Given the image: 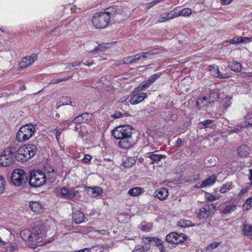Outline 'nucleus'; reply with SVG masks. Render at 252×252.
I'll use <instances>...</instances> for the list:
<instances>
[{
  "label": "nucleus",
  "instance_id": "obj_1",
  "mask_svg": "<svg viewBox=\"0 0 252 252\" xmlns=\"http://www.w3.org/2000/svg\"><path fill=\"white\" fill-rule=\"evenodd\" d=\"M132 127L129 125L116 127L112 131L115 139H119L118 146L121 149H127L132 146Z\"/></svg>",
  "mask_w": 252,
  "mask_h": 252
},
{
  "label": "nucleus",
  "instance_id": "obj_2",
  "mask_svg": "<svg viewBox=\"0 0 252 252\" xmlns=\"http://www.w3.org/2000/svg\"><path fill=\"white\" fill-rule=\"evenodd\" d=\"M17 160L16 149L9 146L6 148L0 155V166L6 167L14 164Z\"/></svg>",
  "mask_w": 252,
  "mask_h": 252
},
{
  "label": "nucleus",
  "instance_id": "obj_3",
  "mask_svg": "<svg viewBox=\"0 0 252 252\" xmlns=\"http://www.w3.org/2000/svg\"><path fill=\"white\" fill-rule=\"evenodd\" d=\"M108 9L104 12L94 13L92 18L93 25L97 29L106 27L110 22V13Z\"/></svg>",
  "mask_w": 252,
  "mask_h": 252
},
{
  "label": "nucleus",
  "instance_id": "obj_4",
  "mask_svg": "<svg viewBox=\"0 0 252 252\" xmlns=\"http://www.w3.org/2000/svg\"><path fill=\"white\" fill-rule=\"evenodd\" d=\"M41 234L42 230L41 229L36 230L35 227L33 228L32 233L29 229H25L20 232L21 237L23 240L28 241L29 244L33 245L40 242Z\"/></svg>",
  "mask_w": 252,
  "mask_h": 252
},
{
  "label": "nucleus",
  "instance_id": "obj_5",
  "mask_svg": "<svg viewBox=\"0 0 252 252\" xmlns=\"http://www.w3.org/2000/svg\"><path fill=\"white\" fill-rule=\"evenodd\" d=\"M35 133V127L33 125L27 124L22 127L16 134V139L19 142H25L30 139Z\"/></svg>",
  "mask_w": 252,
  "mask_h": 252
},
{
  "label": "nucleus",
  "instance_id": "obj_6",
  "mask_svg": "<svg viewBox=\"0 0 252 252\" xmlns=\"http://www.w3.org/2000/svg\"><path fill=\"white\" fill-rule=\"evenodd\" d=\"M46 181L45 174L39 170L31 172L29 178V184L33 187H39L43 185Z\"/></svg>",
  "mask_w": 252,
  "mask_h": 252
},
{
  "label": "nucleus",
  "instance_id": "obj_7",
  "mask_svg": "<svg viewBox=\"0 0 252 252\" xmlns=\"http://www.w3.org/2000/svg\"><path fill=\"white\" fill-rule=\"evenodd\" d=\"M11 183L15 186H23L28 181L26 172L22 169H14L11 175Z\"/></svg>",
  "mask_w": 252,
  "mask_h": 252
},
{
  "label": "nucleus",
  "instance_id": "obj_8",
  "mask_svg": "<svg viewBox=\"0 0 252 252\" xmlns=\"http://www.w3.org/2000/svg\"><path fill=\"white\" fill-rule=\"evenodd\" d=\"M161 75V72H158L151 75L147 80L142 82L135 87L134 89V93H142V91L149 88Z\"/></svg>",
  "mask_w": 252,
  "mask_h": 252
},
{
  "label": "nucleus",
  "instance_id": "obj_9",
  "mask_svg": "<svg viewBox=\"0 0 252 252\" xmlns=\"http://www.w3.org/2000/svg\"><path fill=\"white\" fill-rule=\"evenodd\" d=\"M187 239V236L184 233H178L177 232H172L167 234L165 240L173 244L178 245L184 242Z\"/></svg>",
  "mask_w": 252,
  "mask_h": 252
},
{
  "label": "nucleus",
  "instance_id": "obj_10",
  "mask_svg": "<svg viewBox=\"0 0 252 252\" xmlns=\"http://www.w3.org/2000/svg\"><path fill=\"white\" fill-rule=\"evenodd\" d=\"M148 94L146 93H134V90L132 92L131 96L129 99V102L131 104L135 105L143 101L145 99L148 97Z\"/></svg>",
  "mask_w": 252,
  "mask_h": 252
},
{
  "label": "nucleus",
  "instance_id": "obj_11",
  "mask_svg": "<svg viewBox=\"0 0 252 252\" xmlns=\"http://www.w3.org/2000/svg\"><path fill=\"white\" fill-rule=\"evenodd\" d=\"M214 208L215 207L213 205H211V206L206 205L203 207H201L197 214V217L200 219L208 218L213 212V210Z\"/></svg>",
  "mask_w": 252,
  "mask_h": 252
},
{
  "label": "nucleus",
  "instance_id": "obj_12",
  "mask_svg": "<svg viewBox=\"0 0 252 252\" xmlns=\"http://www.w3.org/2000/svg\"><path fill=\"white\" fill-rule=\"evenodd\" d=\"M37 58V55L33 54L29 56H26L22 58V61L20 63V66L22 68H25L31 65Z\"/></svg>",
  "mask_w": 252,
  "mask_h": 252
},
{
  "label": "nucleus",
  "instance_id": "obj_13",
  "mask_svg": "<svg viewBox=\"0 0 252 252\" xmlns=\"http://www.w3.org/2000/svg\"><path fill=\"white\" fill-rule=\"evenodd\" d=\"M16 155L17 161L20 162H25L28 161L27 151L26 150V145H24L16 150Z\"/></svg>",
  "mask_w": 252,
  "mask_h": 252
},
{
  "label": "nucleus",
  "instance_id": "obj_14",
  "mask_svg": "<svg viewBox=\"0 0 252 252\" xmlns=\"http://www.w3.org/2000/svg\"><path fill=\"white\" fill-rule=\"evenodd\" d=\"M155 197L160 200H165L169 195L168 190L166 188H162L158 189L154 192Z\"/></svg>",
  "mask_w": 252,
  "mask_h": 252
},
{
  "label": "nucleus",
  "instance_id": "obj_15",
  "mask_svg": "<svg viewBox=\"0 0 252 252\" xmlns=\"http://www.w3.org/2000/svg\"><path fill=\"white\" fill-rule=\"evenodd\" d=\"M29 207L31 210L36 214L41 213L43 211L44 206L39 201H32L29 202Z\"/></svg>",
  "mask_w": 252,
  "mask_h": 252
},
{
  "label": "nucleus",
  "instance_id": "obj_16",
  "mask_svg": "<svg viewBox=\"0 0 252 252\" xmlns=\"http://www.w3.org/2000/svg\"><path fill=\"white\" fill-rule=\"evenodd\" d=\"M209 70L211 74L214 77L219 78L220 79H224L228 78V76L223 75L220 73L218 65L215 64L212 65H209Z\"/></svg>",
  "mask_w": 252,
  "mask_h": 252
},
{
  "label": "nucleus",
  "instance_id": "obj_17",
  "mask_svg": "<svg viewBox=\"0 0 252 252\" xmlns=\"http://www.w3.org/2000/svg\"><path fill=\"white\" fill-rule=\"evenodd\" d=\"M7 92H2L0 94V97H7L10 95L18 94L19 88L14 85H10L7 87Z\"/></svg>",
  "mask_w": 252,
  "mask_h": 252
},
{
  "label": "nucleus",
  "instance_id": "obj_18",
  "mask_svg": "<svg viewBox=\"0 0 252 252\" xmlns=\"http://www.w3.org/2000/svg\"><path fill=\"white\" fill-rule=\"evenodd\" d=\"M142 240L146 244H150L153 242L157 246L162 245L163 244L162 240L157 237H143Z\"/></svg>",
  "mask_w": 252,
  "mask_h": 252
},
{
  "label": "nucleus",
  "instance_id": "obj_19",
  "mask_svg": "<svg viewBox=\"0 0 252 252\" xmlns=\"http://www.w3.org/2000/svg\"><path fill=\"white\" fill-rule=\"evenodd\" d=\"M228 66L231 71L235 72H240L242 70V64L238 62L233 60L228 63Z\"/></svg>",
  "mask_w": 252,
  "mask_h": 252
},
{
  "label": "nucleus",
  "instance_id": "obj_20",
  "mask_svg": "<svg viewBox=\"0 0 252 252\" xmlns=\"http://www.w3.org/2000/svg\"><path fill=\"white\" fill-rule=\"evenodd\" d=\"M177 17L176 12H167L160 15L158 19L159 23L164 22Z\"/></svg>",
  "mask_w": 252,
  "mask_h": 252
},
{
  "label": "nucleus",
  "instance_id": "obj_21",
  "mask_svg": "<svg viewBox=\"0 0 252 252\" xmlns=\"http://www.w3.org/2000/svg\"><path fill=\"white\" fill-rule=\"evenodd\" d=\"M45 174L46 177V180H48L50 183L54 182L56 180V172L52 167H50L49 169L45 167Z\"/></svg>",
  "mask_w": 252,
  "mask_h": 252
},
{
  "label": "nucleus",
  "instance_id": "obj_22",
  "mask_svg": "<svg viewBox=\"0 0 252 252\" xmlns=\"http://www.w3.org/2000/svg\"><path fill=\"white\" fill-rule=\"evenodd\" d=\"M86 190L89 194L93 197L101 195L103 192L102 189L98 187H87Z\"/></svg>",
  "mask_w": 252,
  "mask_h": 252
},
{
  "label": "nucleus",
  "instance_id": "obj_23",
  "mask_svg": "<svg viewBox=\"0 0 252 252\" xmlns=\"http://www.w3.org/2000/svg\"><path fill=\"white\" fill-rule=\"evenodd\" d=\"M85 219L84 214L80 211H75L72 215L73 221L76 224H80L83 222Z\"/></svg>",
  "mask_w": 252,
  "mask_h": 252
},
{
  "label": "nucleus",
  "instance_id": "obj_24",
  "mask_svg": "<svg viewBox=\"0 0 252 252\" xmlns=\"http://www.w3.org/2000/svg\"><path fill=\"white\" fill-rule=\"evenodd\" d=\"M146 157L149 158L152 160V163H157L162 158H165L166 156L164 155L160 154H154V153L152 152H149L147 153Z\"/></svg>",
  "mask_w": 252,
  "mask_h": 252
},
{
  "label": "nucleus",
  "instance_id": "obj_25",
  "mask_svg": "<svg viewBox=\"0 0 252 252\" xmlns=\"http://www.w3.org/2000/svg\"><path fill=\"white\" fill-rule=\"evenodd\" d=\"M26 150L27 151L28 160L32 158L37 153V149L33 144L26 145Z\"/></svg>",
  "mask_w": 252,
  "mask_h": 252
},
{
  "label": "nucleus",
  "instance_id": "obj_26",
  "mask_svg": "<svg viewBox=\"0 0 252 252\" xmlns=\"http://www.w3.org/2000/svg\"><path fill=\"white\" fill-rule=\"evenodd\" d=\"M216 180L217 177L215 176V175H211L207 179L202 181L200 185V188H203L208 186H211L216 182Z\"/></svg>",
  "mask_w": 252,
  "mask_h": 252
},
{
  "label": "nucleus",
  "instance_id": "obj_27",
  "mask_svg": "<svg viewBox=\"0 0 252 252\" xmlns=\"http://www.w3.org/2000/svg\"><path fill=\"white\" fill-rule=\"evenodd\" d=\"M250 148L246 145H241L238 149V155L243 157L248 156L250 153Z\"/></svg>",
  "mask_w": 252,
  "mask_h": 252
},
{
  "label": "nucleus",
  "instance_id": "obj_28",
  "mask_svg": "<svg viewBox=\"0 0 252 252\" xmlns=\"http://www.w3.org/2000/svg\"><path fill=\"white\" fill-rule=\"evenodd\" d=\"M143 192L144 189L142 188L136 187L130 188L128 191V194L131 196H137Z\"/></svg>",
  "mask_w": 252,
  "mask_h": 252
},
{
  "label": "nucleus",
  "instance_id": "obj_29",
  "mask_svg": "<svg viewBox=\"0 0 252 252\" xmlns=\"http://www.w3.org/2000/svg\"><path fill=\"white\" fill-rule=\"evenodd\" d=\"M208 103L207 96H203L198 99L196 104L198 108L200 109L204 106H206Z\"/></svg>",
  "mask_w": 252,
  "mask_h": 252
},
{
  "label": "nucleus",
  "instance_id": "obj_30",
  "mask_svg": "<svg viewBox=\"0 0 252 252\" xmlns=\"http://www.w3.org/2000/svg\"><path fill=\"white\" fill-rule=\"evenodd\" d=\"M219 98V94L215 91H211L208 96H207V100L208 103L211 104L217 101Z\"/></svg>",
  "mask_w": 252,
  "mask_h": 252
},
{
  "label": "nucleus",
  "instance_id": "obj_31",
  "mask_svg": "<svg viewBox=\"0 0 252 252\" xmlns=\"http://www.w3.org/2000/svg\"><path fill=\"white\" fill-rule=\"evenodd\" d=\"M233 188V184L231 182H227L226 184H223L220 189V192L224 193Z\"/></svg>",
  "mask_w": 252,
  "mask_h": 252
},
{
  "label": "nucleus",
  "instance_id": "obj_32",
  "mask_svg": "<svg viewBox=\"0 0 252 252\" xmlns=\"http://www.w3.org/2000/svg\"><path fill=\"white\" fill-rule=\"evenodd\" d=\"M243 234L244 236H252V225L244 224L242 229Z\"/></svg>",
  "mask_w": 252,
  "mask_h": 252
},
{
  "label": "nucleus",
  "instance_id": "obj_33",
  "mask_svg": "<svg viewBox=\"0 0 252 252\" xmlns=\"http://www.w3.org/2000/svg\"><path fill=\"white\" fill-rule=\"evenodd\" d=\"M158 54V53L152 52L150 51L142 52L141 53L136 54V59L137 61L142 59H145L151 55H154Z\"/></svg>",
  "mask_w": 252,
  "mask_h": 252
},
{
  "label": "nucleus",
  "instance_id": "obj_34",
  "mask_svg": "<svg viewBox=\"0 0 252 252\" xmlns=\"http://www.w3.org/2000/svg\"><path fill=\"white\" fill-rule=\"evenodd\" d=\"M178 225L182 227H189L192 225V223L189 220L182 219L178 222Z\"/></svg>",
  "mask_w": 252,
  "mask_h": 252
},
{
  "label": "nucleus",
  "instance_id": "obj_35",
  "mask_svg": "<svg viewBox=\"0 0 252 252\" xmlns=\"http://www.w3.org/2000/svg\"><path fill=\"white\" fill-rule=\"evenodd\" d=\"M192 13V10L189 8H185L182 10H180L179 12L176 13L177 17L179 16H189Z\"/></svg>",
  "mask_w": 252,
  "mask_h": 252
},
{
  "label": "nucleus",
  "instance_id": "obj_36",
  "mask_svg": "<svg viewBox=\"0 0 252 252\" xmlns=\"http://www.w3.org/2000/svg\"><path fill=\"white\" fill-rule=\"evenodd\" d=\"M109 43H104L102 44H99L97 46L94 48V49L91 50L90 53L91 54H94L98 52L104 51L107 47L105 45L108 44Z\"/></svg>",
  "mask_w": 252,
  "mask_h": 252
},
{
  "label": "nucleus",
  "instance_id": "obj_37",
  "mask_svg": "<svg viewBox=\"0 0 252 252\" xmlns=\"http://www.w3.org/2000/svg\"><path fill=\"white\" fill-rule=\"evenodd\" d=\"M137 61L136 54L133 56H128L124 58L123 63L124 64H129L136 63Z\"/></svg>",
  "mask_w": 252,
  "mask_h": 252
},
{
  "label": "nucleus",
  "instance_id": "obj_38",
  "mask_svg": "<svg viewBox=\"0 0 252 252\" xmlns=\"http://www.w3.org/2000/svg\"><path fill=\"white\" fill-rule=\"evenodd\" d=\"M136 160L133 157L128 158L126 161L123 162L124 166L126 167H131L132 165L135 164Z\"/></svg>",
  "mask_w": 252,
  "mask_h": 252
},
{
  "label": "nucleus",
  "instance_id": "obj_39",
  "mask_svg": "<svg viewBox=\"0 0 252 252\" xmlns=\"http://www.w3.org/2000/svg\"><path fill=\"white\" fill-rule=\"evenodd\" d=\"M78 192L74 189H68L66 194L64 197L65 199H71L75 197Z\"/></svg>",
  "mask_w": 252,
  "mask_h": 252
},
{
  "label": "nucleus",
  "instance_id": "obj_40",
  "mask_svg": "<svg viewBox=\"0 0 252 252\" xmlns=\"http://www.w3.org/2000/svg\"><path fill=\"white\" fill-rule=\"evenodd\" d=\"M81 115L84 123H89L92 120L93 117L92 113L86 112L82 114Z\"/></svg>",
  "mask_w": 252,
  "mask_h": 252
},
{
  "label": "nucleus",
  "instance_id": "obj_41",
  "mask_svg": "<svg viewBox=\"0 0 252 252\" xmlns=\"http://www.w3.org/2000/svg\"><path fill=\"white\" fill-rule=\"evenodd\" d=\"M219 195H213V194L206 192L205 194V198L208 201H215L219 198Z\"/></svg>",
  "mask_w": 252,
  "mask_h": 252
},
{
  "label": "nucleus",
  "instance_id": "obj_42",
  "mask_svg": "<svg viewBox=\"0 0 252 252\" xmlns=\"http://www.w3.org/2000/svg\"><path fill=\"white\" fill-rule=\"evenodd\" d=\"M63 129H62V128H61V127L59 128V127H57L56 128H55L54 129H53L52 130V132H54L55 133L56 139L57 141L58 142L60 140V136H61V134H62V132H63Z\"/></svg>",
  "mask_w": 252,
  "mask_h": 252
},
{
  "label": "nucleus",
  "instance_id": "obj_43",
  "mask_svg": "<svg viewBox=\"0 0 252 252\" xmlns=\"http://www.w3.org/2000/svg\"><path fill=\"white\" fill-rule=\"evenodd\" d=\"M68 189L65 187H62L58 189L57 190V193L61 197L64 198L65 194H66Z\"/></svg>",
  "mask_w": 252,
  "mask_h": 252
},
{
  "label": "nucleus",
  "instance_id": "obj_44",
  "mask_svg": "<svg viewBox=\"0 0 252 252\" xmlns=\"http://www.w3.org/2000/svg\"><path fill=\"white\" fill-rule=\"evenodd\" d=\"M61 101L62 102V104H59L57 107V108L63 105H71V101L70 100V98L68 97H62L61 99Z\"/></svg>",
  "mask_w": 252,
  "mask_h": 252
},
{
  "label": "nucleus",
  "instance_id": "obj_45",
  "mask_svg": "<svg viewBox=\"0 0 252 252\" xmlns=\"http://www.w3.org/2000/svg\"><path fill=\"white\" fill-rule=\"evenodd\" d=\"M236 209V205L233 204L227 205L224 210L225 213L229 214L234 211Z\"/></svg>",
  "mask_w": 252,
  "mask_h": 252
},
{
  "label": "nucleus",
  "instance_id": "obj_46",
  "mask_svg": "<svg viewBox=\"0 0 252 252\" xmlns=\"http://www.w3.org/2000/svg\"><path fill=\"white\" fill-rule=\"evenodd\" d=\"M72 77V75L68 76L66 77H64L63 78H59L56 79H53L51 81L50 83L51 84H57L60 83L63 81H66Z\"/></svg>",
  "mask_w": 252,
  "mask_h": 252
},
{
  "label": "nucleus",
  "instance_id": "obj_47",
  "mask_svg": "<svg viewBox=\"0 0 252 252\" xmlns=\"http://www.w3.org/2000/svg\"><path fill=\"white\" fill-rule=\"evenodd\" d=\"M5 181L4 178L0 175V193L3 192L5 189Z\"/></svg>",
  "mask_w": 252,
  "mask_h": 252
},
{
  "label": "nucleus",
  "instance_id": "obj_48",
  "mask_svg": "<svg viewBox=\"0 0 252 252\" xmlns=\"http://www.w3.org/2000/svg\"><path fill=\"white\" fill-rule=\"evenodd\" d=\"M243 37H235L230 39V42L234 44H239L243 43Z\"/></svg>",
  "mask_w": 252,
  "mask_h": 252
},
{
  "label": "nucleus",
  "instance_id": "obj_49",
  "mask_svg": "<svg viewBox=\"0 0 252 252\" xmlns=\"http://www.w3.org/2000/svg\"><path fill=\"white\" fill-rule=\"evenodd\" d=\"M245 203L247 205L246 210H249L252 207V196H250L245 201Z\"/></svg>",
  "mask_w": 252,
  "mask_h": 252
},
{
  "label": "nucleus",
  "instance_id": "obj_50",
  "mask_svg": "<svg viewBox=\"0 0 252 252\" xmlns=\"http://www.w3.org/2000/svg\"><path fill=\"white\" fill-rule=\"evenodd\" d=\"M220 244V242H214L211 243L208 247H207V249L208 250H212L214 249L217 248Z\"/></svg>",
  "mask_w": 252,
  "mask_h": 252
},
{
  "label": "nucleus",
  "instance_id": "obj_51",
  "mask_svg": "<svg viewBox=\"0 0 252 252\" xmlns=\"http://www.w3.org/2000/svg\"><path fill=\"white\" fill-rule=\"evenodd\" d=\"M240 75L242 78L249 79L252 77V71L251 72H243L241 73Z\"/></svg>",
  "mask_w": 252,
  "mask_h": 252
},
{
  "label": "nucleus",
  "instance_id": "obj_52",
  "mask_svg": "<svg viewBox=\"0 0 252 252\" xmlns=\"http://www.w3.org/2000/svg\"><path fill=\"white\" fill-rule=\"evenodd\" d=\"M92 158V157L90 155L88 154H85L82 161L84 163H87L91 160Z\"/></svg>",
  "mask_w": 252,
  "mask_h": 252
},
{
  "label": "nucleus",
  "instance_id": "obj_53",
  "mask_svg": "<svg viewBox=\"0 0 252 252\" xmlns=\"http://www.w3.org/2000/svg\"><path fill=\"white\" fill-rule=\"evenodd\" d=\"M73 121L75 123H84L81 114L75 117Z\"/></svg>",
  "mask_w": 252,
  "mask_h": 252
},
{
  "label": "nucleus",
  "instance_id": "obj_54",
  "mask_svg": "<svg viewBox=\"0 0 252 252\" xmlns=\"http://www.w3.org/2000/svg\"><path fill=\"white\" fill-rule=\"evenodd\" d=\"M144 251L145 249L144 246L138 245L135 246L132 252H144Z\"/></svg>",
  "mask_w": 252,
  "mask_h": 252
},
{
  "label": "nucleus",
  "instance_id": "obj_55",
  "mask_svg": "<svg viewBox=\"0 0 252 252\" xmlns=\"http://www.w3.org/2000/svg\"><path fill=\"white\" fill-rule=\"evenodd\" d=\"M151 226L149 224H143L141 226V230L145 232H149L151 230Z\"/></svg>",
  "mask_w": 252,
  "mask_h": 252
},
{
  "label": "nucleus",
  "instance_id": "obj_56",
  "mask_svg": "<svg viewBox=\"0 0 252 252\" xmlns=\"http://www.w3.org/2000/svg\"><path fill=\"white\" fill-rule=\"evenodd\" d=\"M82 63V62H75L69 64L67 67L70 69L72 67L80 65Z\"/></svg>",
  "mask_w": 252,
  "mask_h": 252
},
{
  "label": "nucleus",
  "instance_id": "obj_57",
  "mask_svg": "<svg viewBox=\"0 0 252 252\" xmlns=\"http://www.w3.org/2000/svg\"><path fill=\"white\" fill-rule=\"evenodd\" d=\"M213 123V120H206L202 122L203 125L205 126V127H208L209 125L212 124Z\"/></svg>",
  "mask_w": 252,
  "mask_h": 252
},
{
  "label": "nucleus",
  "instance_id": "obj_58",
  "mask_svg": "<svg viewBox=\"0 0 252 252\" xmlns=\"http://www.w3.org/2000/svg\"><path fill=\"white\" fill-rule=\"evenodd\" d=\"M183 143V141L182 139L180 138H178L176 142V145L178 147H181L182 145V144Z\"/></svg>",
  "mask_w": 252,
  "mask_h": 252
},
{
  "label": "nucleus",
  "instance_id": "obj_59",
  "mask_svg": "<svg viewBox=\"0 0 252 252\" xmlns=\"http://www.w3.org/2000/svg\"><path fill=\"white\" fill-rule=\"evenodd\" d=\"M122 113L119 111H116L114 113V114L112 116V117L117 119L119 118L122 116Z\"/></svg>",
  "mask_w": 252,
  "mask_h": 252
},
{
  "label": "nucleus",
  "instance_id": "obj_60",
  "mask_svg": "<svg viewBox=\"0 0 252 252\" xmlns=\"http://www.w3.org/2000/svg\"><path fill=\"white\" fill-rule=\"evenodd\" d=\"M243 42H250L252 41V37H243Z\"/></svg>",
  "mask_w": 252,
  "mask_h": 252
},
{
  "label": "nucleus",
  "instance_id": "obj_61",
  "mask_svg": "<svg viewBox=\"0 0 252 252\" xmlns=\"http://www.w3.org/2000/svg\"><path fill=\"white\" fill-rule=\"evenodd\" d=\"M233 0H221V3L223 5H228L230 4Z\"/></svg>",
  "mask_w": 252,
  "mask_h": 252
},
{
  "label": "nucleus",
  "instance_id": "obj_62",
  "mask_svg": "<svg viewBox=\"0 0 252 252\" xmlns=\"http://www.w3.org/2000/svg\"><path fill=\"white\" fill-rule=\"evenodd\" d=\"M94 63V62H89L88 61H86L85 62L83 63V64L88 66H90Z\"/></svg>",
  "mask_w": 252,
  "mask_h": 252
},
{
  "label": "nucleus",
  "instance_id": "obj_63",
  "mask_svg": "<svg viewBox=\"0 0 252 252\" xmlns=\"http://www.w3.org/2000/svg\"><path fill=\"white\" fill-rule=\"evenodd\" d=\"M247 191V189L246 188L242 189H241V190L239 192V194H243L245 193V192H246Z\"/></svg>",
  "mask_w": 252,
  "mask_h": 252
},
{
  "label": "nucleus",
  "instance_id": "obj_64",
  "mask_svg": "<svg viewBox=\"0 0 252 252\" xmlns=\"http://www.w3.org/2000/svg\"><path fill=\"white\" fill-rule=\"evenodd\" d=\"M250 176L249 177V179L251 181V184L252 185V169H251L250 171Z\"/></svg>",
  "mask_w": 252,
  "mask_h": 252
}]
</instances>
